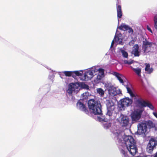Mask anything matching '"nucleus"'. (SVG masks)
<instances>
[{"mask_svg": "<svg viewBox=\"0 0 157 157\" xmlns=\"http://www.w3.org/2000/svg\"><path fill=\"white\" fill-rule=\"evenodd\" d=\"M141 114L137 111H134L131 114V118L133 122L137 121L141 118Z\"/></svg>", "mask_w": 157, "mask_h": 157, "instance_id": "13", "label": "nucleus"}, {"mask_svg": "<svg viewBox=\"0 0 157 157\" xmlns=\"http://www.w3.org/2000/svg\"><path fill=\"white\" fill-rule=\"evenodd\" d=\"M133 60H132L130 61H128L127 60H124V63L125 64H128L130 65L133 63Z\"/></svg>", "mask_w": 157, "mask_h": 157, "instance_id": "27", "label": "nucleus"}, {"mask_svg": "<svg viewBox=\"0 0 157 157\" xmlns=\"http://www.w3.org/2000/svg\"><path fill=\"white\" fill-rule=\"evenodd\" d=\"M126 148L130 154L132 156L138 152L136 142L133 138L131 136H126L123 139Z\"/></svg>", "mask_w": 157, "mask_h": 157, "instance_id": "1", "label": "nucleus"}, {"mask_svg": "<svg viewBox=\"0 0 157 157\" xmlns=\"http://www.w3.org/2000/svg\"><path fill=\"white\" fill-rule=\"evenodd\" d=\"M134 41L133 40H132V41H130L129 42V44L130 45H132L133 44H134Z\"/></svg>", "mask_w": 157, "mask_h": 157, "instance_id": "36", "label": "nucleus"}, {"mask_svg": "<svg viewBox=\"0 0 157 157\" xmlns=\"http://www.w3.org/2000/svg\"><path fill=\"white\" fill-rule=\"evenodd\" d=\"M120 122L123 127L127 126L129 123V118L126 116L121 114L120 117Z\"/></svg>", "mask_w": 157, "mask_h": 157, "instance_id": "10", "label": "nucleus"}, {"mask_svg": "<svg viewBox=\"0 0 157 157\" xmlns=\"http://www.w3.org/2000/svg\"><path fill=\"white\" fill-rule=\"evenodd\" d=\"M134 103L136 106L140 108H144L147 107L153 110L154 107L152 104L148 101H146L143 99H136Z\"/></svg>", "mask_w": 157, "mask_h": 157, "instance_id": "6", "label": "nucleus"}, {"mask_svg": "<svg viewBox=\"0 0 157 157\" xmlns=\"http://www.w3.org/2000/svg\"><path fill=\"white\" fill-rule=\"evenodd\" d=\"M114 40V39H113L111 43V48H112L113 45Z\"/></svg>", "mask_w": 157, "mask_h": 157, "instance_id": "38", "label": "nucleus"}, {"mask_svg": "<svg viewBox=\"0 0 157 157\" xmlns=\"http://www.w3.org/2000/svg\"><path fill=\"white\" fill-rule=\"evenodd\" d=\"M75 73L78 76H81L82 75V73L79 72L78 71H73V74Z\"/></svg>", "mask_w": 157, "mask_h": 157, "instance_id": "28", "label": "nucleus"}, {"mask_svg": "<svg viewBox=\"0 0 157 157\" xmlns=\"http://www.w3.org/2000/svg\"><path fill=\"white\" fill-rule=\"evenodd\" d=\"M90 109L92 110L93 113L95 115H102L101 106L100 101L94 99H90L88 102Z\"/></svg>", "mask_w": 157, "mask_h": 157, "instance_id": "2", "label": "nucleus"}, {"mask_svg": "<svg viewBox=\"0 0 157 157\" xmlns=\"http://www.w3.org/2000/svg\"><path fill=\"white\" fill-rule=\"evenodd\" d=\"M153 115L157 118V113L156 112H153Z\"/></svg>", "mask_w": 157, "mask_h": 157, "instance_id": "37", "label": "nucleus"}, {"mask_svg": "<svg viewBox=\"0 0 157 157\" xmlns=\"http://www.w3.org/2000/svg\"><path fill=\"white\" fill-rule=\"evenodd\" d=\"M157 145V140L156 138L154 137H151L147 145L146 148L147 151L148 153H151L154 148Z\"/></svg>", "mask_w": 157, "mask_h": 157, "instance_id": "7", "label": "nucleus"}, {"mask_svg": "<svg viewBox=\"0 0 157 157\" xmlns=\"http://www.w3.org/2000/svg\"><path fill=\"white\" fill-rule=\"evenodd\" d=\"M114 40L115 41L118 42L119 44L123 45L124 44L122 42V40L116 35L114 36Z\"/></svg>", "mask_w": 157, "mask_h": 157, "instance_id": "22", "label": "nucleus"}, {"mask_svg": "<svg viewBox=\"0 0 157 157\" xmlns=\"http://www.w3.org/2000/svg\"><path fill=\"white\" fill-rule=\"evenodd\" d=\"M134 49L132 51V53L135 56L138 57L140 56V52L139 51V47L137 44H135L133 46Z\"/></svg>", "mask_w": 157, "mask_h": 157, "instance_id": "16", "label": "nucleus"}, {"mask_svg": "<svg viewBox=\"0 0 157 157\" xmlns=\"http://www.w3.org/2000/svg\"><path fill=\"white\" fill-rule=\"evenodd\" d=\"M63 73L66 76L70 77L72 76L73 78H75V75H73V71H64L63 72Z\"/></svg>", "mask_w": 157, "mask_h": 157, "instance_id": "20", "label": "nucleus"}, {"mask_svg": "<svg viewBox=\"0 0 157 157\" xmlns=\"http://www.w3.org/2000/svg\"><path fill=\"white\" fill-rule=\"evenodd\" d=\"M124 98H128V97H125Z\"/></svg>", "mask_w": 157, "mask_h": 157, "instance_id": "41", "label": "nucleus"}, {"mask_svg": "<svg viewBox=\"0 0 157 157\" xmlns=\"http://www.w3.org/2000/svg\"><path fill=\"white\" fill-rule=\"evenodd\" d=\"M133 70L139 77H141V69L138 67L134 68L131 67Z\"/></svg>", "mask_w": 157, "mask_h": 157, "instance_id": "19", "label": "nucleus"}, {"mask_svg": "<svg viewBox=\"0 0 157 157\" xmlns=\"http://www.w3.org/2000/svg\"><path fill=\"white\" fill-rule=\"evenodd\" d=\"M77 106L79 107V109L83 111L86 114H89V111L88 108L86 105L79 101L77 103Z\"/></svg>", "mask_w": 157, "mask_h": 157, "instance_id": "14", "label": "nucleus"}, {"mask_svg": "<svg viewBox=\"0 0 157 157\" xmlns=\"http://www.w3.org/2000/svg\"><path fill=\"white\" fill-rule=\"evenodd\" d=\"M80 86L79 83L76 82L75 83H72L70 84L69 88L67 90L68 94H72L73 91L75 90V88H77V87Z\"/></svg>", "mask_w": 157, "mask_h": 157, "instance_id": "15", "label": "nucleus"}, {"mask_svg": "<svg viewBox=\"0 0 157 157\" xmlns=\"http://www.w3.org/2000/svg\"><path fill=\"white\" fill-rule=\"evenodd\" d=\"M81 86L82 87L84 88L88 89L89 88V86L84 83H81Z\"/></svg>", "mask_w": 157, "mask_h": 157, "instance_id": "31", "label": "nucleus"}, {"mask_svg": "<svg viewBox=\"0 0 157 157\" xmlns=\"http://www.w3.org/2000/svg\"><path fill=\"white\" fill-rule=\"evenodd\" d=\"M116 99H109L106 100V105L107 109L106 115L109 117L112 116L113 111L115 108V105Z\"/></svg>", "mask_w": 157, "mask_h": 157, "instance_id": "5", "label": "nucleus"}, {"mask_svg": "<svg viewBox=\"0 0 157 157\" xmlns=\"http://www.w3.org/2000/svg\"><path fill=\"white\" fill-rule=\"evenodd\" d=\"M150 65L149 64H146V67L145 68V71H146L148 74L151 73L153 71L152 68H150Z\"/></svg>", "mask_w": 157, "mask_h": 157, "instance_id": "18", "label": "nucleus"}, {"mask_svg": "<svg viewBox=\"0 0 157 157\" xmlns=\"http://www.w3.org/2000/svg\"><path fill=\"white\" fill-rule=\"evenodd\" d=\"M89 96V93L88 92H86L83 93L82 94L83 98H88V96Z\"/></svg>", "mask_w": 157, "mask_h": 157, "instance_id": "30", "label": "nucleus"}, {"mask_svg": "<svg viewBox=\"0 0 157 157\" xmlns=\"http://www.w3.org/2000/svg\"><path fill=\"white\" fill-rule=\"evenodd\" d=\"M122 56L125 58H127L128 56V53L124 50L121 51Z\"/></svg>", "mask_w": 157, "mask_h": 157, "instance_id": "26", "label": "nucleus"}, {"mask_svg": "<svg viewBox=\"0 0 157 157\" xmlns=\"http://www.w3.org/2000/svg\"><path fill=\"white\" fill-rule=\"evenodd\" d=\"M147 30L151 33H152V31L151 29L148 26H147Z\"/></svg>", "mask_w": 157, "mask_h": 157, "instance_id": "35", "label": "nucleus"}, {"mask_svg": "<svg viewBox=\"0 0 157 157\" xmlns=\"http://www.w3.org/2000/svg\"><path fill=\"white\" fill-rule=\"evenodd\" d=\"M108 92L110 95L113 96L116 95L117 94H122L120 90H117L113 86L108 87Z\"/></svg>", "mask_w": 157, "mask_h": 157, "instance_id": "11", "label": "nucleus"}, {"mask_svg": "<svg viewBox=\"0 0 157 157\" xmlns=\"http://www.w3.org/2000/svg\"><path fill=\"white\" fill-rule=\"evenodd\" d=\"M119 66H120L121 67V68H122V67L121 65H117L116 66V67H117Z\"/></svg>", "mask_w": 157, "mask_h": 157, "instance_id": "40", "label": "nucleus"}, {"mask_svg": "<svg viewBox=\"0 0 157 157\" xmlns=\"http://www.w3.org/2000/svg\"><path fill=\"white\" fill-rule=\"evenodd\" d=\"M113 75L117 78L121 75L120 74L117 72H114Z\"/></svg>", "mask_w": 157, "mask_h": 157, "instance_id": "33", "label": "nucleus"}, {"mask_svg": "<svg viewBox=\"0 0 157 157\" xmlns=\"http://www.w3.org/2000/svg\"><path fill=\"white\" fill-rule=\"evenodd\" d=\"M152 43L146 40L143 42L142 49L144 53L146 55L150 52L151 50Z\"/></svg>", "mask_w": 157, "mask_h": 157, "instance_id": "8", "label": "nucleus"}, {"mask_svg": "<svg viewBox=\"0 0 157 157\" xmlns=\"http://www.w3.org/2000/svg\"><path fill=\"white\" fill-rule=\"evenodd\" d=\"M102 78L101 75H97L96 78L94 80V83L95 84L99 83L100 82V80Z\"/></svg>", "mask_w": 157, "mask_h": 157, "instance_id": "21", "label": "nucleus"}, {"mask_svg": "<svg viewBox=\"0 0 157 157\" xmlns=\"http://www.w3.org/2000/svg\"><path fill=\"white\" fill-rule=\"evenodd\" d=\"M98 71L101 75H103L104 74V69L101 68H100L98 69Z\"/></svg>", "mask_w": 157, "mask_h": 157, "instance_id": "32", "label": "nucleus"}, {"mask_svg": "<svg viewBox=\"0 0 157 157\" xmlns=\"http://www.w3.org/2000/svg\"><path fill=\"white\" fill-rule=\"evenodd\" d=\"M124 78V77L121 75L117 78V79L121 83H122V85H124L126 87L127 92L129 94L131 97L134 98H141L134 91L132 90V87L131 84L129 83H127L126 85H124V82L123 80Z\"/></svg>", "mask_w": 157, "mask_h": 157, "instance_id": "4", "label": "nucleus"}, {"mask_svg": "<svg viewBox=\"0 0 157 157\" xmlns=\"http://www.w3.org/2000/svg\"><path fill=\"white\" fill-rule=\"evenodd\" d=\"M117 17L118 18H121L122 16L121 6L120 5L116 4Z\"/></svg>", "mask_w": 157, "mask_h": 157, "instance_id": "17", "label": "nucleus"}, {"mask_svg": "<svg viewBox=\"0 0 157 157\" xmlns=\"http://www.w3.org/2000/svg\"><path fill=\"white\" fill-rule=\"evenodd\" d=\"M93 76V72L91 70H88L85 72L82 79L87 81L90 80Z\"/></svg>", "mask_w": 157, "mask_h": 157, "instance_id": "12", "label": "nucleus"}, {"mask_svg": "<svg viewBox=\"0 0 157 157\" xmlns=\"http://www.w3.org/2000/svg\"><path fill=\"white\" fill-rule=\"evenodd\" d=\"M151 128L154 127L153 122L150 120L147 121H143L137 125L138 131L141 134H145L147 131V126Z\"/></svg>", "mask_w": 157, "mask_h": 157, "instance_id": "3", "label": "nucleus"}, {"mask_svg": "<svg viewBox=\"0 0 157 157\" xmlns=\"http://www.w3.org/2000/svg\"><path fill=\"white\" fill-rule=\"evenodd\" d=\"M97 93L101 96H103L104 94V92L103 89L101 88H98L97 89Z\"/></svg>", "mask_w": 157, "mask_h": 157, "instance_id": "25", "label": "nucleus"}, {"mask_svg": "<svg viewBox=\"0 0 157 157\" xmlns=\"http://www.w3.org/2000/svg\"><path fill=\"white\" fill-rule=\"evenodd\" d=\"M120 107L123 108L130 105L132 103V99H121L120 101Z\"/></svg>", "mask_w": 157, "mask_h": 157, "instance_id": "9", "label": "nucleus"}, {"mask_svg": "<svg viewBox=\"0 0 157 157\" xmlns=\"http://www.w3.org/2000/svg\"><path fill=\"white\" fill-rule=\"evenodd\" d=\"M129 26L127 25L123 24L121 25L119 27V29L121 30H127L128 29Z\"/></svg>", "mask_w": 157, "mask_h": 157, "instance_id": "24", "label": "nucleus"}, {"mask_svg": "<svg viewBox=\"0 0 157 157\" xmlns=\"http://www.w3.org/2000/svg\"><path fill=\"white\" fill-rule=\"evenodd\" d=\"M154 28L156 31L157 30V14L155 15L154 19Z\"/></svg>", "mask_w": 157, "mask_h": 157, "instance_id": "23", "label": "nucleus"}, {"mask_svg": "<svg viewBox=\"0 0 157 157\" xmlns=\"http://www.w3.org/2000/svg\"><path fill=\"white\" fill-rule=\"evenodd\" d=\"M98 120L100 121H103V119H102L101 118H100L99 117H98Z\"/></svg>", "mask_w": 157, "mask_h": 157, "instance_id": "39", "label": "nucleus"}, {"mask_svg": "<svg viewBox=\"0 0 157 157\" xmlns=\"http://www.w3.org/2000/svg\"><path fill=\"white\" fill-rule=\"evenodd\" d=\"M121 153L124 155V157H128V155L127 152H126L124 150L122 149L121 150Z\"/></svg>", "mask_w": 157, "mask_h": 157, "instance_id": "29", "label": "nucleus"}, {"mask_svg": "<svg viewBox=\"0 0 157 157\" xmlns=\"http://www.w3.org/2000/svg\"><path fill=\"white\" fill-rule=\"evenodd\" d=\"M128 32L129 33H133V31L132 29L131 28L129 27V26L128 27Z\"/></svg>", "mask_w": 157, "mask_h": 157, "instance_id": "34", "label": "nucleus"}]
</instances>
